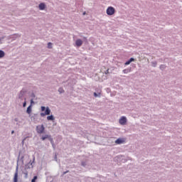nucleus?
I'll list each match as a JSON object with an SVG mask.
<instances>
[{
	"label": "nucleus",
	"mask_w": 182,
	"mask_h": 182,
	"mask_svg": "<svg viewBox=\"0 0 182 182\" xmlns=\"http://www.w3.org/2000/svg\"><path fill=\"white\" fill-rule=\"evenodd\" d=\"M48 49H52V43H48Z\"/></svg>",
	"instance_id": "obj_16"
},
{
	"label": "nucleus",
	"mask_w": 182,
	"mask_h": 182,
	"mask_svg": "<svg viewBox=\"0 0 182 182\" xmlns=\"http://www.w3.org/2000/svg\"><path fill=\"white\" fill-rule=\"evenodd\" d=\"M38 180V176H34L33 178L31 180V182H36Z\"/></svg>",
	"instance_id": "obj_15"
},
{
	"label": "nucleus",
	"mask_w": 182,
	"mask_h": 182,
	"mask_svg": "<svg viewBox=\"0 0 182 182\" xmlns=\"http://www.w3.org/2000/svg\"><path fill=\"white\" fill-rule=\"evenodd\" d=\"M18 166L17 165L16 168V172L14 173V182H18Z\"/></svg>",
	"instance_id": "obj_6"
},
{
	"label": "nucleus",
	"mask_w": 182,
	"mask_h": 182,
	"mask_svg": "<svg viewBox=\"0 0 182 182\" xmlns=\"http://www.w3.org/2000/svg\"><path fill=\"white\" fill-rule=\"evenodd\" d=\"M14 133H15V131L11 132V134H14Z\"/></svg>",
	"instance_id": "obj_26"
},
{
	"label": "nucleus",
	"mask_w": 182,
	"mask_h": 182,
	"mask_svg": "<svg viewBox=\"0 0 182 182\" xmlns=\"http://www.w3.org/2000/svg\"><path fill=\"white\" fill-rule=\"evenodd\" d=\"M75 45L79 48L83 45V41L81 39H77L75 41Z\"/></svg>",
	"instance_id": "obj_7"
},
{
	"label": "nucleus",
	"mask_w": 182,
	"mask_h": 182,
	"mask_svg": "<svg viewBox=\"0 0 182 182\" xmlns=\"http://www.w3.org/2000/svg\"><path fill=\"white\" fill-rule=\"evenodd\" d=\"M48 120H55V117H53V115H50L47 117Z\"/></svg>",
	"instance_id": "obj_13"
},
{
	"label": "nucleus",
	"mask_w": 182,
	"mask_h": 182,
	"mask_svg": "<svg viewBox=\"0 0 182 182\" xmlns=\"http://www.w3.org/2000/svg\"><path fill=\"white\" fill-rule=\"evenodd\" d=\"M36 132L38 134L45 133V127L43 125H38L36 127Z\"/></svg>",
	"instance_id": "obj_1"
},
{
	"label": "nucleus",
	"mask_w": 182,
	"mask_h": 182,
	"mask_svg": "<svg viewBox=\"0 0 182 182\" xmlns=\"http://www.w3.org/2000/svg\"><path fill=\"white\" fill-rule=\"evenodd\" d=\"M123 73H129V70L127 69L124 70Z\"/></svg>",
	"instance_id": "obj_17"
},
{
	"label": "nucleus",
	"mask_w": 182,
	"mask_h": 182,
	"mask_svg": "<svg viewBox=\"0 0 182 182\" xmlns=\"http://www.w3.org/2000/svg\"><path fill=\"white\" fill-rule=\"evenodd\" d=\"M5 56V52L4 50H0V58H2Z\"/></svg>",
	"instance_id": "obj_12"
},
{
	"label": "nucleus",
	"mask_w": 182,
	"mask_h": 182,
	"mask_svg": "<svg viewBox=\"0 0 182 182\" xmlns=\"http://www.w3.org/2000/svg\"><path fill=\"white\" fill-rule=\"evenodd\" d=\"M124 141H126V139H124L123 138H119L115 141V144H123V143H124Z\"/></svg>",
	"instance_id": "obj_5"
},
{
	"label": "nucleus",
	"mask_w": 182,
	"mask_h": 182,
	"mask_svg": "<svg viewBox=\"0 0 182 182\" xmlns=\"http://www.w3.org/2000/svg\"><path fill=\"white\" fill-rule=\"evenodd\" d=\"M46 109V107H41V112H45Z\"/></svg>",
	"instance_id": "obj_18"
},
{
	"label": "nucleus",
	"mask_w": 182,
	"mask_h": 182,
	"mask_svg": "<svg viewBox=\"0 0 182 182\" xmlns=\"http://www.w3.org/2000/svg\"><path fill=\"white\" fill-rule=\"evenodd\" d=\"M119 124H122V126H124V124L127 123V118H126V117H122L119 119Z\"/></svg>",
	"instance_id": "obj_3"
},
{
	"label": "nucleus",
	"mask_w": 182,
	"mask_h": 182,
	"mask_svg": "<svg viewBox=\"0 0 182 182\" xmlns=\"http://www.w3.org/2000/svg\"><path fill=\"white\" fill-rule=\"evenodd\" d=\"M94 96H95V97H97V93L94 92Z\"/></svg>",
	"instance_id": "obj_22"
},
{
	"label": "nucleus",
	"mask_w": 182,
	"mask_h": 182,
	"mask_svg": "<svg viewBox=\"0 0 182 182\" xmlns=\"http://www.w3.org/2000/svg\"><path fill=\"white\" fill-rule=\"evenodd\" d=\"M48 114H50V109H49V107H47L46 109L45 113H41V116H42V117H43V116H46Z\"/></svg>",
	"instance_id": "obj_4"
},
{
	"label": "nucleus",
	"mask_w": 182,
	"mask_h": 182,
	"mask_svg": "<svg viewBox=\"0 0 182 182\" xmlns=\"http://www.w3.org/2000/svg\"><path fill=\"white\" fill-rule=\"evenodd\" d=\"M50 141H51V144H53V146H54L55 144H53V139H50Z\"/></svg>",
	"instance_id": "obj_21"
},
{
	"label": "nucleus",
	"mask_w": 182,
	"mask_h": 182,
	"mask_svg": "<svg viewBox=\"0 0 182 182\" xmlns=\"http://www.w3.org/2000/svg\"><path fill=\"white\" fill-rule=\"evenodd\" d=\"M107 73H109V69L107 70V71L105 72V74L107 75Z\"/></svg>",
	"instance_id": "obj_24"
},
{
	"label": "nucleus",
	"mask_w": 182,
	"mask_h": 182,
	"mask_svg": "<svg viewBox=\"0 0 182 182\" xmlns=\"http://www.w3.org/2000/svg\"><path fill=\"white\" fill-rule=\"evenodd\" d=\"M66 173H69V171L64 172L63 174H66Z\"/></svg>",
	"instance_id": "obj_25"
},
{
	"label": "nucleus",
	"mask_w": 182,
	"mask_h": 182,
	"mask_svg": "<svg viewBox=\"0 0 182 182\" xmlns=\"http://www.w3.org/2000/svg\"><path fill=\"white\" fill-rule=\"evenodd\" d=\"M58 92H59V93H63V92H65V90H63V88L60 87V88L58 89Z\"/></svg>",
	"instance_id": "obj_14"
},
{
	"label": "nucleus",
	"mask_w": 182,
	"mask_h": 182,
	"mask_svg": "<svg viewBox=\"0 0 182 182\" xmlns=\"http://www.w3.org/2000/svg\"><path fill=\"white\" fill-rule=\"evenodd\" d=\"M23 107H26V101H25L23 104Z\"/></svg>",
	"instance_id": "obj_20"
},
{
	"label": "nucleus",
	"mask_w": 182,
	"mask_h": 182,
	"mask_svg": "<svg viewBox=\"0 0 182 182\" xmlns=\"http://www.w3.org/2000/svg\"><path fill=\"white\" fill-rule=\"evenodd\" d=\"M31 105H33V100H31Z\"/></svg>",
	"instance_id": "obj_23"
},
{
	"label": "nucleus",
	"mask_w": 182,
	"mask_h": 182,
	"mask_svg": "<svg viewBox=\"0 0 182 182\" xmlns=\"http://www.w3.org/2000/svg\"><path fill=\"white\" fill-rule=\"evenodd\" d=\"M46 139H50V135H48V134H46L44 136H43L41 137V139L43 141V140H46Z\"/></svg>",
	"instance_id": "obj_11"
},
{
	"label": "nucleus",
	"mask_w": 182,
	"mask_h": 182,
	"mask_svg": "<svg viewBox=\"0 0 182 182\" xmlns=\"http://www.w3.org/2000/svg\"><path fill=\"white\" fill-rule=\"evenodd\" d=\"M160 68H161V69H165V68H166V66L164 65H162L160 66Z\"/></svg>",
	"instance_id": "obj_19"
},
{
	"label": "nucleus",
	"mask_w": 182,
	"mask_h": 182,
	"mask_svg": "<svg viewBox=\"0 0 182 182\" xmlns=\"http://www.w3.org/2000/svg\"><path fill=\"white\" fill-rule=\"evenodd\" d=\"M26 112L28 114H31L32 113V105L28 107Z\"/></svg>",
	"instance_id": "obj_9"
},
{
	"label": "nucleus",
	"mask_w": 182,
	"mask_h": 182,
	"mask_svg": "<svg viewBox=\"0 0 182 182\" xmlns=\"http://www.w3.org/2000/svg\"><path fill=\"white\" fill-rule=\"evenodd\" d=\"M131 62H134V58H131L128 61H127V62L125 63V65H130Z\"/></svg>",
	"instance_id": "obj_10"
},
{
	"label": "nucleus",
	"mask_w": 182,
	"mask_h": 182,
	"mask_svg": "<svg viewBox=\"0 0 182 182\" xmlns=\"http://www.w3.org/2000/svg\"><path fill=\"white\" fill-rule=\"evenodd\" d=\"M115 12L116 10L112 6H109L107 9V14L109 16L114 15Z\"/></svg>",
	"instance_id": "obj_2"
},
{
	"label": "nucleus",
	"mask_w": 182,
	"mask_h": 182,
	"mask_svg": "<svg viewBox=\"0 0 182 182\" xmlns=\"http://www.w3.org/2000/svg\"><path fill=\"white\" fill-rule=\"evenodd\" d=\"M46 6H45V4L43 3H41L38 6V8L41 11H43V9H45Z\"/></svg>",
	"instance_id": "obj_8"
}]
</instances>
